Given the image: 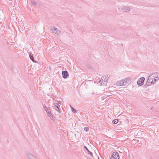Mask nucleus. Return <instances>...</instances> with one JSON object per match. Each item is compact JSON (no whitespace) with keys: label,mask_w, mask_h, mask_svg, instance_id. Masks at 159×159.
I'll return each instance as SVG.
<instances>
[{"label":"nucleus","mask_w":159,"mask_h":159,"mask_svg":"<svg viewBox=\"0 0 159 159\" xmlns=\"http://www.w3.org/2000/svg\"><path fill=\"white\" fill-rule=\"evenodd\" d=\"M153 79L148 77L146 84H145L144 86V87H147L148 86H149L151 85V84H154Z\"/></svg>","instance_id":"obj_1"},{"label":"nucleus","mask_w":159,"mask_h":159,"mask_svg":"<svg viewBox=\"0 0 159 159\" xmlns=\"http://www.w3.org/2000/svg\"><path fill=\"white\" fill-rule=\"evenodd\" d=\"M119 156L118 153L116 151L114 152L111 156L110 159H119Z\"/></svg>","instance_id":"obj_2"},{"label":"nucleus","mask_w":159,"mask_h":159,"mask_svg":"<svg viewBox=\"0 0 159 159\" xmlns=\"http://www.w3.org/2000/svg\"><path fill=\"white\" fill-rule=\"evenodd\" d=\"M124 86L127 85V84H129L131 83V78L128 77L123 79Z\"/></svg>","instance_id":"obj_3"},{"label":"nucleus","mask_w":159,"mask_h":159,"mask_svg":"<svg viewBox=\"0 0 159 159\" xmlns=\"http://www.w3.org/2000/svg\"><path fill=\"white\" fill-rule=\"evenodd\" d=\"M145 80V78L142 77L139 79L137 82V83L138 85L142 86L143 84V82Z\"/></svg>","instance_id":"obj_4"},{"label":"nucleus","mask_w":159,"mask_h":159,"mask_svg":"<svg viewBox=\"0 0 159 159\" xmlns=\"http://www.w3.org/2000/svg\"><path fill=\"white\" fill-rule=\"evenodd\" d=\"M121 9L122 11L126 12H129L130 10V9L129 7L126 6L122 7Z\"/></svg>","instance_id":"obj_5"},{"label":"nucleus","mask_w":159,"mask_h":159,"mask_svg":"<svg viewBox=\"0 0 159 159\" xmlns=\"http://www.w3.org/2000/svg\"><path fill=\"white\" fill-rule=\"evenodd\" d=\"M63 77L64 78L66 79L69 76L68 72L66 70H63L62 71Z\"/></svg>","instance_id":"obj_6"},{"label":"nucleus","mask_w":159,"mask_h":159,"mask_svg":"<svg viewBox=\"0 0 159 159\" xmlns=\"http://www.w3.org/2000/svg\"><path fill=\"white\" fill-rule=\"evenodd\" d=\"M27 156L29 159H38L36 157L31 154H28Z\"/></svg>","instance_id":"obj_7"},{"label":"nucleus","mask_w":159,"mask_h":159,"mask_svg":"<svg viewBox=\"0 0 159 159\" xmlns=\"http://www.w3.org/2000/svg\"><path fill=\"white\" fill-rule=\"evenodd\" d=\"M116 85L118 86L124 85V83L123 80H120L117 81L116 83Z\"/></svg>","instance_id":"obj_8"},{"label":"nucleus","mask_w":159,"mask_h":159,"mask_svg":"<svg viewBox=\"0 0 159 159\" xmlns=\"http://www.w3.org/2000/svg\"><path fill=\"white\" fill-rule=\"evenodd\" d=\"M105 77L104 78V77H103L101 78V80L100 81H104V84H107V80H108V76H107V78L106 77V76H105Z\"/></svg>","instance_id":"obj_9"},{"label":"nucleus","mask_w":159,"mask_h":159,"mask_svg":"<svg viewBox=\"0 0 159 159\" xmlns=\"http://www.w3.org/2000/svg\"><path fill=\"white\" fill-rule=\"evenodd\" d=\"M157 72H155L152 73L148 77H149V79L151 78L152 79H153L154 78H155L156 75H157Z\"/></svg>","instance_id":"obj_10"},{"label":"nucleus","mask_w":159,"mask_h":159,"mask_svg":"<svg viewBox=\"0 0 159 159\" xmlns=\"http://www.w3.org/2000/svg\"><path fill=\"white\" fill-rule=\"evenodd\" d=\"M157 72H155L152 73L148 77H149V79L151 78L152 79H153L154 78H155L156 75H157Z\"/></svg>","instance_id":"obj_11"},{"label":"nucleus","mask_w":159,"mask_h":159,"mask_svg":"<svg viewBox=\"0 0 159 159\" xmlns=\"http://www.w3.org/2000/svg\"><path fill=\"white\" fill-rule=\"evenodd\" d=\"M84 148L86 150V151L88 152V154H89L90 155V156H91L92 157L93 156V153H92V152L89 151V150L85 146H84Z\"/></svg>","instance_id":"obj_12"},{"label":"nucleus","mask_w":159,"mask_h":159,"mask_svg":"<svg viewBox=\"0 0 159 159\" xmlns=\"http://www.w3.org/2000/svg\"><path fill=\"white\" fill-rule=\"evenodd\" d=\"M54 31H53V32L57 34H59L60 33V31L58 30L55 27H54Z\"/></svg>","instance_id":"obj_13"},{"label":"nucleus","mask_w":159,"mask_h":159,"mask_svg":"<svg viewBox=\"0 0 159 159\" xmlns=\"http://www.w3.org/2000/svg\"><path fill=\"white\" fill-rule=\"evenodd\" d=\"M48 116L52 120H54L55 118L53 116L52 114L51 113H49L47 114Z\"/></svg>","instance_id":"obj_14"},{"label":"nucleus","mask_w":159,"mask_h":159,"mask_svg":"<svg viewBox=\"0 0 159 159\" xmlns=\"http://www.w3.org/2000/svg\"><path fill=\"white\" fill-rule=\"evenodd\" d=\"M56 107L55 108V109L58 112L60 113V111L59 110L60 105L59 104L56 106Z\"/></svg>","instance_id":"obj_15"},{"label":"nucleus","mask_w":159,"mask_h":159,"mask_svg":"<svg viewBox=\"0 0 159 159\" xmlns=\"http://www.w3.org/2000/svg\"><path fill=\"white\" fill-rule=\"evenodd\" d=\"M118 122V120L117 119L114 120L112 121V123L114 124H116Z\"/></svg>","instance_id":"obj_16"},{"label":"nucleus","mask_w":159,"mask_h":159,"mask_svg":"<svg viewBox=\"0 0 159 159\" xmlns=\"http://www.w3.org/2000/svg\"><path fill=\"white\" fill-rule=\"evenodd\" d=\"M47 109L45 110V111H46V113H47V114H48L49 113H51V111H50V109L49 108H46Z\"/></svg>","instance_id":"obj_17"},{"label":"nucleus","mask_w":159,"mask_h":159,"mask_svg":"<svg viewBox=\"0 0 159 159\" xmlns=\"http://www.w3.org/2000/svg\"><path fill=\"white\" fill-rule=\"evenodd\" d=\"M30 57V59L33 61L34 62V57L33 55H29Z\"/></svg>","instance_id":"obj_18"},{"label":"nucleus","mask_w":159,"mask_h":159,"mask_svg":"<svg viewBox=\"0 0 159 159\" xmlns=\"http://www.w3.org/2000/svg\"><path fill=\"white\" fill-rule=\"evenodd\" d=\"M31 3L34 6L36 5L37 4L36 2L34 1L33 0H31Z\"/></svg>","instance_id":"obj_19"},{"label":"nucleus","mask_w":159,"mask_h":159,"mask_svg":"<svg viewBox=\"0 0 159 159\" xmlns=\"http://www.w3.org/2000/svg\"><path fill=\"white\" fill-rule=\"evenodd\" d=\"M71 108V110L72 111L75 113H76L77 112V111L74 108H73L72 107L70 106Z\"/></svg>","instance_id":"obj_20"},{"label":"nucleus","mask_w":159,"mask_h":159,"mask_svg":"<svg viewBox=\"0 0 159 159\" xmlns=\"http://www.w3.org/2000/svg\"><path fill=\"white\" fill-rule=\"evenodd\" d=\"M86 67L89 69H91L92 68L91 66L89 64H87L86 65Z\"/></svg>","instance_id":"obj_21"},{"label":"nucleus","mask_w":159,"mask_h":159,"mask_svg":"<svg viewBox=\"0 0 159 159\" xmlns=\"http://www.w3.org/2000/svg\"><path fill=\"white\" fill-rule=\"evenodd\" d=\"M84 129L85 131L86 132H87L88 131L89 129V128L88 127H85L84 128Z\"/></svg>","instance_id":"obj_22"},{"label":"nucleus","mask_w":159,"mask_h":159,"mask_svg":"<svg viewBox=\"0 0 159 159\" xmlns=\"http://www.w3.org/2000/svg\"><path fill=\"white\" fill-rule=\"evenodd\" d=\"M157 77V79L156 80H158L159 79V74L157 73V75H156V77Z\"/></svg>","instance_id":"obj_23"},{"label":"nucleus","mask_w":159,"mask_h":159,"mask_svg":"<svg viewBox=\"0 0 159 159\" xmlns=\"http://www.w3.org/2000/svg\"><path fill=\"white\" fill-rule=\"evenodd\" d=\"M49 108V107H47L45 105L43 106V108L45 110L47 109L46 108Z\"/></svg>","instance_id":"obj_24"},{"label":"nucleus","mask_w":159,"mask_h":159,"mask_svg":"<svg viewBox=\"0 0 159 159\" xmlns=\"http://www.w3.org/2000/svg\"><path fill=\"white\" fill-rule=\"evenodd\" d=\"M156 79H155V78H154L153 79V83H154V84L155 83H156V81H157V80Z\"/></svg>","instance_id":"obj_25"},{"label":"nucleus","mask_w":159,"mask_h":159,"mask_svg":"<svg viewBox=\"0 0 159 159\" xmlns=\"http://www.w3.org/2000/svg\"><path fill=\"white\" fill-rule=\"evenodd\" d=\"M57 102H58V103H58L59 104V105H61V101H57Z\"/></svg>","instance_id":"obj_26"},{"label":"nucleus","mask_w":159,"mask_h":159,"mask_svg":"<svg viewBox=\"0 0 159 159\" xmlns=\"http://www.w3.org/2000/svg\"><path fill=\"white\" fill-rule=\"evenodd\" d=\"M58 104L57 103H55L53 104V105L55 106H56Z\"/></svg>","instance_id":"obj_27"},{"label":"nucleus","mask_w":159,"mask_h":159,"mask_svg":"<svg viewBox=\"0 0 159 159\" xmlns=\"http://www.w3.org/2000/svg\"><path fill=\"white\" fill-rule=\"evenodd\" d=\"M155 78H156V79H157V77H155Z\"/></svg>","instance_id":"obj_28"},{"label":"nucleus","mask_w":159,"mask_h":159,"mask_svg":"<svg viewBox=\"0 0 159 159\" xmlns=\"http://www.w3.org/2000/svg\"><path fill=\"white\" fill-rule=\"evenodd\" d=\"M98 159H99V157H98Z\"/></svg>","instance_id":"obj_29"}]
</instances>
